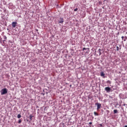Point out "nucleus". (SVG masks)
I'll use <instances>...</instances> for the list:
<instances>
[{
  "mask_svg": "<svg viewBox=\"0 0 127 127\" xmlns=\"http://www.w3.org/2000/svg\"><path fill=\"white\" fill-rule=\"evenodd\" d=\"M0 92L1 95H5V94H7V89L6 88H3Z\"/></svg>",
  "mask_w": 127,
  "mask_h": 127,
  "instance_id": "nucleus-1",
  "label": "nucleus"
},
{
  "mask_svg": "<svg viewBox=\"0 0 127 127\" xmlns=\"http://www.w3.org/2000/svg\"><path fill=\"white\" fill-rule=\"evenodd\" d=\"M105 90L107 93H110V92H111V88L109 87H105Z\"/></svg>",
  "mask_w": 127,
  "mask_h": 127,
  "instance_id": "nucleus-2",
  "label": "nucleus"
},
{
  "mask_svg": "<svg viewBox=\"0 0 127 127\" xmlns=\"http://www.w3.org/2000/svg\"><path fill=\"white\" fill-rule=\"evenodd\" d=\"M96 106H97V110H99V109H101V107H102V104L97 103L96 104Z\"/></svg>",
  "mask_w": 127,
  "mask_h": 127,
  "instance_id": "nucleus-3",
  "label": "nucleus"
},
{
  "mask_svg": "<svg viewBox=\"0 0 127 127\" xmlns=\"http://www.w3.org/2000/svg\"><path fill=\"white\" fill-rule=\"evenodd\" d=\"M59 23H63L64 22V19L62 18H61L60 20L59 21Z\"/></svg>",
  "mask_w": 127,
  "mask_h": 127,
  "instance_id": "nucleus-4",
  "label": "nucleus"
},
{
  "mask_svg": "<svg viewBox=\"0 0 127 127\" xmlns=\"http://www.w3.org/2000/svg\"><path fill=\"white\" fill-rule=\"evenodd\" d=\"M12 27H15L16 26V22H13L12 23Z\"/></svg>",
  "mask_w": 127,
  "mask_h": 127,
  "instance_id": "nucleus-5",
  "label": "nucleus"
},
{
  "mask_svg": "<svg viewBox=\"0 0 127 127\" xmlns=\"http://www.w3.org/2000/svg\"><path fill=\"white\" fill-rule=\"evenodd\" d=\"M29 118L31 121H32V118H33V116H32V115H30Z\"/></svg>",
  "mask_w": 127,
  "mask_h": 127,
  "instance_id": "nucleus-6",
  "label": "nucleus"
},
{
  "mask_svg": "<svg viewBox=\"0 0 127 127\" xmlns=\"http://www.w3.org/2000/svg\"><path fill=\"white\" fill-rule=\"evenodd\" d=\"M101 77H104V76H105V73L103 72H101Z\"/></svg>",
  "mask_w": 127,
  "mask_h": 127,
  "instance_id": "nucleus-7",
  "label": "nucleus"
},
{
  "mask_svg": "<svg viewBox=\"0 0 127 127\" xmlns=\"http://www.w3.org/2000/svg\"><path fill=\"white\" fill-rule=\"evenodd\" d=\"M21 118V115L20 114H18L17 115V118L18 119H20Z\"/></svg>",
  "mask_w": 127,
  "mask_h": 127,
  "instance_id": "nucleus-8",
  "label": "nucleus"
},
{
  "mask_svg": "<svg viewBox=\"0 0 127 127\" xmlns=\"http://www.w3.org/2000/svg\"><path fill=\"white\" fill-rule=\"evenodd\" d=\"M114 114H117L118 113V110H114Z\"/></svg>",
  "mask_w": 127,
  "mask_h": 127,
  "instance_id": "nucleus-9",
  "label": "nucleus"
},
{
  "mask_svg": "<svg viewBox=\"0 0 127 127\" xmlns=\"http://www.w3.org/2000/svg\"><path fill=\"white\" fill-rule=\"evenodd\" d=\"M94 114L95 116H99V114H98V113H97L96 112H94Z\"/></svg>",
  "mask_w": 127,
  "mask_h": 127,
  "instance_id": "nucleus-10",
  "label": "nucleus"
},
{
  "mask_svg": "<svg viewBox=\"0 0 127 127\" xmlns=\"http://www.w3.org/2000/svg\"><path fill=\"white\" fill-rule=\"evenodd\" d=\"M107 84H111V81L108 80V81H107Z\"/></svg>",
  "mask_w": 127,
  "mask_h": 127,
  "instance_id": "nucleus-11",
  "label": "nucleus"
},
{
  "mask_svg": "<svg viewBox=\"0 0 127 127\" xmlns=\"http://www.w3.org/2000/svg\"><path fill=\"white\" fill-rule=\"evenodd\" d=\"M18 124H21V119H19L18 121Z\"/></svg>",
  "mask_w": 127,
  "mask_h": 127,
  "instance_id": "nucleus-12",
  "label": "nucleus"
},
{
  "mask_svg": "<svg viewBox=\"0 0 127 127\" xmlns=\"http://www.w3.org/2000/svg\"><path fill=\"white\" fill-rule=\"evenodd\" d=\"M78 10V8H76L75 9H74V11H77Z\"/></svg>",
  "mask_w": 127,
  "mask_h": 127,
  "instance_id": "nucleus-13",
  "label": "nucleus"
},
{
  "mask_svg": "<svg viewBox=\"0 0 127 127\" xmlns=\"http://www.w3.org/2000/svg\"><path fill=\"white\" fill-rule=\"evenodd\" d=\"M6 39V36H4V40L3 41H5V40Z\"/></svg>",
  "mask_w": 127,
  "mask_h": 127,
  "instance_id": "nucleus-14",
  "label": "nucleus"
},
{
  "mask_svg": "<svg viewBox=\"0 0 127 127\" xmlns=\"http://www.w3.org/2000/svg\"><path fill=\"white\" fill-rule=\"evenodd\" d=\"M120 50V49H119V47H117V51H119V50Z\"/></svg>",
  "mask_w": 127,
  "mask_h": 127,
  "instance_id": "nucleus-15",
  "label": "nucleus"
},
{
  "mask_svg": "<svg viewBox=\"0 0 127 127\" xmlns=\"http://www.w3.org/2000/svg\"><path fill=\"white\" fill-rule=\"evenodd\" d=\"M87 49H89L88 48H83V50H86Z\"/></svg>",
  "mask_w": 127,
  "mask_h": 127,
  "instance_id": "nucleus-16",
  "label": "nucleus"
},
{
  "mask_svg": "<svg viewBox=\"0 0 127 127\" xmlns=\"http://www.w3.org/2000/svg\"><path fill=\"white\" fill-rule=\"evenodd\" d=\"M124 38H125V37H124V36L122 37V38L123 40L124 39Z\"/></svg>",
  "mask_w": 127,
  "mask_h": 127,
  "instance_id": "nucleus-17",
  "label": "nucleus"
},
{
  "mask_svg": "<svg viewBox=\"0 0 127 127\" xmlns=\"http://www.w3.org/2000/svg\"><path fill=\"white\" fill-rule=\"evenodd\" d=\"M99 53H101V52H100L101 51V49H99Z\"/></svg>",
  "mask_w": 127,
  "mask_h": 127,
  "instance_id": "nucleus-18",
  "label": "nucleus"
},
{
  "mask_svg": "<svg viewBox=\"0 0 127 127\" xmlns=\"http://www.w3.org/2000/svg\"><path fill=\"white\" fill-rule=\"evenodd\" d=\"M89 125H92V122H90Z\"/></svg>",
  "mask_w": 127,
  "mask_h": 127,
  "instance_id": "nucleus-19",
  "label": "nucleus"
},
{
  "mask_svg": "<svg viewBox=\"0 0 127 127\" xmlns=\"http://www.w3.org/2000/svg\"><path fill=\"white\" fill-rule=\"evenodd\" d=\"M124 127H127V125H126Z\"/></svg>",
  "mask_w": 127,
  "mask_h": 127,
  "instance_id": "nucleus-20",
  "label": "nucleus"
},
{
  "mask_svg": "<svg viewBox=\"0 0 127 127\" xmlns=\"http://www.w3.org/2000/svg\"><path fill=\"white\" fill-rule=\"evenodd\" d=\"M124 41H126V39L124 40Z\"/></svg>",
  "mask_w": 127,
  "mask_h": 127,
  "instance_id": "nucleus-21",
  "label": "nucleus"
}]
</instances>
